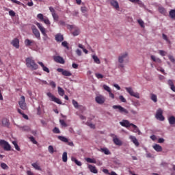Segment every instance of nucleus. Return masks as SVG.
Listing matches in <instances>:
<instances>
[{"label":"nucleus","mask_w":175,"mask_h":175,"mask_svg":"<svg viewBox=\"0 0 175 175\" xmlns=\"http://www.w3.org/2000/svg\"><path fill=\"white\" fill-rule=\"evenodd\" d=\"M128 59H129V57H128L127 52L123 53L118 56V61L120 64L118 65L119 69L121 68H125V66L123 64L124 62H128Z\"/></svg>","instance_id":"1"},{"label":"nucleus","mask_w":175,"mask_h":175,"mask_svg":"<svg viewBox=\"0 0 175 175\" xmlns=\"http://www.w3.org/2000/svg\"><path fill=\"white\" fill-rule=\"evenodd\" d=\"M25 61H26V66H27V68L32 69V70H36L37 69H38L39 66L36 64V63L35 62V60H33V57H27L26 58Z\"/></svg>","instance_id":"2"},{"label":"nucleus","mask_w":175,"mask_h":175,"mask_svg":"<svg viewBox=\"0 0 175 175\" xmlns=\"http://www.w3.org/2000/svg\"><path fill=\"white\" fill-rule=\"evenodd\" d=\"M126 91L131 95V96H133L134 98H137V99H140V94L138 92H135L132 88H125Z\"/></svg>","instance_id":"3"},{"label":"nucleus","mask_w":175,"mask_h":175,"mask_svg":"<svg viewBox=\"0 0 175 175\" xmlns=\"http://www.w3.org/2000/svg\"><path fill=\"white\" fill-rule=\"evenodd\" d=\"M37 18L40 20V21L44 23L46 25H50V24H51L49 18L44 16L42 14H38L37 15Z\"/></svg>","instance_id":"4"},{"label":"nucleus","mask_w":175,"mask_h":175,"mask_svg":"<svg viewBox=\"0 0 175 175\" xmlns=\"http://www.w3.org/2000/svg\"><path fill=\"white\" fill-rule=\"evenodd\" d=\"M0 146H1L5 151H11L12 146L9 143L3 139L0 140Z\"/></svg>","instance_id":"5"},{"label":"nucleus","mask_w":175,"mask_h":175,"mask_svg":"<svg viewBox=\"0 0 175 175\" xmlns=\"http://www.w3.org/2000/svg\"><path fill=\"white\" fill-rule=\"evenodd\" d=\"M47 96H49V98H51V100L52 102H55V103H57V105H62V101H61V100L57 97H55L54 95H53V94H51V92H48L46 94Z\"/></svg>","instance_id":"6"},{"label":"nucleus","mask_w":175,"mask_h":175,"mask_svg":"<svg viewBox=\"0 0 175 175\" xmlns=\"http://www.w3.org/2000/svg\"><path fill=\"white\" fill-rule=\"evenodd\" d=\"M163 111H162V109H159L157 111V113H156V118L157 120H159V121H165V117L163 116Z\"/></svg>","instance_id":"7"},{"label":"nucleus","mask_w":175,"mask_h":175,"mask_svg":"<svg viewBox=\"0 0 175 175\" xmlns=\"http://www.w3.org/2000/svg\"><path fill=\"white\" fill-rule=\"evenodd\" d=\"M112 107L115 110L118 109L119 113L122 114H128L129 113L126 109L122 107L121 105H113Z\"/></svg>","instance_id":"8"},{"label":"nucleus","mask_w":175,"mask_h":175,"mask_svg":"<svg viewBox=\"0 0 175 175\" xmlns=\"http://www.w3.org/2000/svg\"><path fill=\"white\" fill-rule=\"evenodd\" d=\"M18 105L22 110H27V103H25V96H22L21 100L18 102Z\"/></svg>","instance_id":"9"},{"label":"nucleus","mask_w":175,"mask_h":175,"mask_svg":"<svg viewBox=\"0 0 175 175\" xmlns=\"http://www.w3.org/2000/svg\"><path fill=\"white\" fill-rule=\"evenodd\" d=\"M95 100L96 102V103H98V105H103V103H105L106 98H105V96H102V95H99L96 96L95 98Z\"/></svg>","instance_id":"10"},{"label":"nucleus","mask_w":175,"mask_h":175,"mask_svg":"<svg viewBox=\"0 0 175 175\" xmlns=\"http://www.w3.org/2000/svg\"><path fill=\"white\" fill-rule=\"evenodd\" d=\"M133 123L129 122L127 120H122V122H120V124L124 128H129L132 126Z\"/></svg>","instance_id":"11"},{"label":"nucleus","mask_w":175,"mask_h":175,"mask_svg":"<svg viewBox=\"0 0 175 175\" xmlns=\"http://www.w3.org/2000/svg\"><path fill=\"white\" fill-rule=\"evenodd\" d=\"M53 59L55 62H57V64H65V60L64 59V57L61 56H55L53 57Z\"/></svg>","instance_id":"12"},{"label":"nucleus","mask_w":175,"mask_h":175,"mask_svg":"<svg viewBox=\"0 0 175 175\" xmlns=\"http://www.w3.org/2000/svg\"><path fill=\"white\" fill-rule=\"evenodd\" d=\"M36 25H37L38 28L40 29L43 36H47V33H46V29L44 28L40 23H36Z\"/></svg>","instance_id":"13"},{"label":"nucleus","mask_w":175,"mask_h":175,"mask_svg":"<svg viewBox=\"0 0 175 175\" xmlns=\"http://www.w3.org/2000/svg\"><path fill=\"white\" fill-rule=\"evenodd\" d=\"M11 44H12L15 49H20V40H18V38H14L12 41Z\"/></svg>","instance_id":"14"},{"label":"nucleus","mask_w":175,"mask_h":175,"mask_svg":"<svg viewBox=\"0 0 175 175\" xmlns=\"http://www.w3.org/2000/svg\"><path fill=\"white\" fill-rule=\"evenodd\" d=\"M32 32L36 38L38 39V40H40V32H39V30H38L36 27H32Z\"/></svg>","instance_id":"15"},{"label":"nucleus","mask_w":175,"mask_h":175,"mask_svg":"<svg viewBox=\"0 0 175 175\" xmlns=\"http://www.w3.org/2000/svg\"><path fill=\"white\" fill-rule=\"evenodd\" d=\"M129 139L133 143V144H135L136 147H139V146H140V144L139 143V141H137L136 137L130 135Z\"/></svg>","instance_id":"16"},{"label":"nucleus","mask_w":175,"mask_h":175,"mask_svg":"<svg viewBox=\"0 0 175 175\" xmlns=\"http://www.w3.org/2000/svg\"><path fill=\"white\" fill-rule=\"evenodd\" d=\"M110 3H111V6H113V8H114V9H116L117 10H118V9H120V5L118 4V1L111 0Z\"/></svg>","instance_id":"17"},{"label":"nucleus","mask_w":175,"mask_h":175,"mask_svg":"<svg viewBox=\"0 0 175 175\" xmlns=\"http://www.w3.org/2000/svg\"><path fill=\"white\" fill-rule=\"evenodd\" d=\"M38 64L41 66V68H42V70L44 72H46V73H50V69L47 68V66H44V64L42 62H38Z\"/></svg>","instance_id":"18"},{"label":"nucleus","mask_w":175,"mask_h":175,"mask_svg":"<svg viewBox=\"0 0 175 175\" xmlns=\"http://www.w3.org/2000/svg\"><path fill=\"white\" fill-rule=\"evenodd\" d=\"M150 58L152 61H153V62H155L156 64H162V60L160 58L155 57V55H152L150 56Z\"/></svg>","instance_id":"19"},{"label":"nucleus","mask_w":175,"mask_h":175,"mask_svg":"<svg viewBox=\"0 0 175 175\" xmlns=\"http://www.w3.org/2000/svg\"><path fill=\"white\" fill-rule=\"evenodd\" d=\"M131 126L133 128L132 132L134 133H138V135H141L142 132H140V130L139 129V127L136 126L135 124H131Z\"/></svg>","instance_id":"20"},{"label":"nucleus","mask_w":175,"mask_h":175,"mask_svg":"<svg viewBox=\"0 0 175 175\" xmlns=\"http://www.w3.org/2000/svg\"><path fill=\"white\" fill-rule=\"evenodd\" d=\"M56 42H64V36L61 33H57L55 36Z\"/></svg>","instance_id":"21"},{"label":"nucleus","mask_w":175,"mask_h":175,"mask_svg":"<svg viewBox=\"0 0 175 175\" xmlns=\"http://www.w3.org/2000/svg\"><path fill=\"white\" fill-rule=\"evenodd\" d=\"M88 169L92 173H94V174H96L98 173V170L96 169V167L91 164L88 165Z\"/></svg>","instance_id":"22"},{"label":"nucleus","mask_w":175,"mask_h":175,"mask_svg":"<svg viewBox=\"0 0 175 175\" xmlns=\"http://www.w3.org/2000/svg\"><path fill=\"white\" fill-rule=\"evenodd\" d=\"M113 142L116 146H122V142H121V140L116 137H113Z\"/></svg>","instance_id":"23"},{"label":"nucleus","mask_w":175,"mask_h":175,"mask_svg":"<svg viewBox=\"0 0 175 175\" xmlns=\"http://www.w3.org/2000/svg\"><path fill=\"white\" fill-rule=\"evenodd\" d=\"M35 43V41L31 40L29 39H26L25 40V44L27 47H29V46H32Z\"/></svg>","instance_id":"24"},{"label":"nucleus","mask_w":175,"mask_h":175,"mask_svg":"<svg viewBox=\"0 0 175 175\" xmlns=\"http://www.w3.org/2000/svg\"><path fill=\"white\" fill-rule=\"evenodd\" d=\"M2 125L3 126H6L7 128H8L9 125H10V122H9V120H8L7 118L3 119Z\"/></svg>","instance_id":"25"},{"label":"nucleus","mask_w":175,"mask_h":175,"mask_svg":"<svg viewBox=\"0 0 175 175\" xmlns=\"http://www.w3.org/2000/svg\"><path fill=\"white\" fill-rule=\"evenodd\" d=\"M57 92L60 96H64L65 95V90L59 86L57 87Z\"/></svg>","instance_id":"26"},{"label":"nucleus","mask_w":175,"mask_h":175,"mask_svg":"<svg viewBox=\"0 0 175 175\" xmlns=\"http://www.w3.org/2000/svg\"><path fill=\"white\" fill-rule=\"evenodd\" d=\"M153 148L154 150H155V151H157V152H162V146H161L160 145L155 144L154 146H153Z\"/></svg>","instance_id":"27"},{"label":"nucleus","mask_w":175,"mask_h":175,"mask_svg":"<svg viewBox=\"0 0 175 175\" xmlns=\"http://www.w3.org/2000/svg\"><path fill=\"white\" fill-rule=\"evenodd\" d=\"M57 139H59V140H61V142H63L64 143H68L69 142V139H68V138L64 136L59 135L57 137Z\"/></svg>","instance_id":"28"},{"label":"nucleus","mask_w":175,"mask_h":175,"mask_svg":"<svg viewBox=\"0 0 175 175\" xmlns=\"http://www.w3.org/2000/svg\"><path fill=\"white\" fill-rule=\"evenodd\" d=\"M168 122L170 125H174L175 124V117L174 116H170L168 118Z\"/></svg>","instance_id":"29"},{"label":"nucleus","mask_w":175,"mask_h":175,"mask_svg":"<svg viewBox=\"0 0 175 175\" xmlns=\"http://www.w3.org/2000/svg\"><path fill=\"white\" fill-rule=\"evenodd\" d=\"M158 10L161 14H163V16H166V10L163 7H159Z\"/></svg>","instance_id":"30"},{"label":"nucleus","mask_w":175,"mask_h":175,"mask_svg":"<svg viewBox=\"0 0 175 175\" xmlns=\"http://www.w3.org/2000/svg\"><path fill=\"white\" fill-rule=\"evenodd\" d=\"M85 161L86 162H88V163H96V160L95 159L88 157L85 159Z\"/></svg>","instance_id":"31"},{"label":"nucleus","mask_w":175,"mask_h":175,"mask_svg":"<svg viewBox=\"0 0 175 175\" xmlns=\"http://www.w3.org/2000/svg\"><path fill=\"white\" fill-rule=\"evenodd\" d=\"M31 166H33V167H34V169H36V170H42V168L40 167L39 164H38V163H32Z\"/></svg>","instance_id":"32"},{"label":"nucleus","mask_w":175,"mask_h":175,"mask_svg":"<svg viewBox=\"0 0 175 175\" xmlns=\"http://www.w3.org/2000/svg\"><path fill=\"white\" fill-rule=\"evenodd\" d=\"M63 162H68V152H64L62 154Z\"/></svg>","instance_id":"33"},{"label":"nucleus","mask_w":175,"mask_h":175,"mask_svg":"<svg viewBox=\"0 0 175 175\" xmlns=\"http://www.w3.org/2000/svg\"><path fill=\"white\" fill-rule=\"evenodd\" d=\"M62 75L63 76H67L68 77H69L72 76V72H70V71L69 70H64Z\"/></svg>","instance_id":"34"},{"label":"nucleus","mask_w":175,"mask_h":175,"mask_svg":"<svg viewBox=\"0 0 175 175\" xmlns=\"http://www.w3.org/2000/svg\"><path fill=\"white\" fill-rule=\"evenodd\" d=\"M101 151L102 152H104L105 155H110V154H111V152H110V150H109V149L106 148H101Z\"/></svg>","instance_id":"35"},{"label":"nucleus","mask_w":175,"mask_h":175,"mask_svg":"<svg viewBox=\"0 0 175 175\" xmlns=\"http://www.w3.org/2000/svg\"><path fill=\"white\" fill-rule=\"evenodd\" d=\"M151 100H153L154 103H157L158 102V98L157 97V95L152 94L150 96Z\"/></svg>","instance_id":"36"},{"label":"nucleus","mask_w":175,"mask_h":175,"mask_svg":"<svg viewBox=\"0 0 175 175\" xmlns=\"http://www.w3.org/2000/svg\"><path fill=\"white\" fill-rule=\"evenodd\" d=\"M92 58L96 64H100V60L99 59V57H98V56L94 55L92 56Z\"/></svg>","instance_id":"37"},{"label":"nucleus","mask_w":175,"mask_h":175,"mask_svg":"<svg viewBox=\"0 0 175 175\" xmlns=\"http://www.w3.org/2000/svg\"><path fill=\"white\" fill-rule=\"evenodd\" d=\"M21 128L23 132H29V131H31V128H29L28 126H25Z\"/></svg>","instance_id":"38"},{"label":"nucleus","mask_w":175,"mask_h":175,"mask_svg":"<svg viewBox=\"0 0 175 175\" xmlns=\"http://www.w3.org/2000/svg\"><path fill=\"white\" fill-rule=\"evenodd\" d=\"M170 17L171 18H175V10H171L170 11Z\"/></svg>","instance_id":"39"},{"label":"nucleus","mask_w":175,"mask_h":175,"mask_svg":"<svg viewBox=\"0 0 175 175\" xmlns=\"http://www.w3.org/2000/svg\"><path fill=\"white\" fill-rule=\"evenodd\" d=\"M103 88H104V90L105 91H107L108 93H109L110 92H111V88H110V87H109L107 85H103Z\"/></svg>","instance_id":"40"},{"label":"nucleus","mask_w":175,"mask_h":175,"mask_svg":"<svg viewBox=\"0 0 175 175\" xmlns=\"http://www.w3.org/2000/svg\"><path fill=\"white\" fill-rule=\"evenodd\" d=\"M52 16H53L54 21H58V20H59V16H58V14L57 13L52 14Z\"/></svg>","instance_id":"41"},{"label":"nucleus","mask_w":175,"mask_h":175,"mask_svg":"<svg viewBox=\"0 0 175 175\" xmlns=\"http://www.w3.org/2000/svg\"><path fill=\"white\" fill-rule=\"evenodd\" d=\"M72 102L74 107H75V109H79V103H77V101H76L75 100H72Z\"/></svg>","instance_id":"42"},{"label":"nucleus","mask_w":175,"mask_h":175,"mask_svg":"<svg viewBox=\"0 0 175 175\" xmlns=\"http://www.w3.org/2000/svg\"><path fill=\"white\" fill-rule=\"evenodd\" d=\"M138 24H139L140 27H142V28H144V21H143V20L139 19L137 21Z\"/></svg>","instance_id":"43"},{"label":"nucleus","mask_w":175,"mask_h":175,"mask_svg":"<svg viewBox=\"0 0 175 175\" xmlns=\"http://www.w3.org/2000/svg\"><path fill=\"white\" fill-rule=\"evenodd\" d=\"M59 122H60V124L62 125V126H64V127L68 126V124H66V122H65V120H59Z\"/></svg>","instance_id":"44"},{"label":"nucleus","mask_w":175,"mask_h":175,"mask_svg":"<svg viewBox=\"0 0 175 175\" xmlns=\"http://www.w3.org/2000/svg\"><path fill=\"white\" fill-rule=\"evenodd\" d=\"M1 167H2L4 170H5L6 169H9V167L5 163H1Z\"/></svg>","instance_id":"45"},{"label":"nucleus","mask_w":175,"mask_h":175,"mask_svg":"<svg viewBox=\"0 0 175 175\" xmlns=\"http://www.w3.org/2000/svg\"><path fill=\"white\" fill-rule=\"evenodd\" d=\"M48 150L50 154H54V148L53 147V146H49Z\"/></svg>","instance_id":"46"},{"label":"nucleus","mask_w":175,"mask_h":175,"mask_svg":"<svg viewBox=\"0 0 175 175\" xmlns=\"http://www.w3.org/2000/svg\"><path fill=\"white\" fill-rule=\"evenodd\" d=\"M130 2H132L133 3H138V5L142 4V1L140 0H129Z\"/></svg>","instance_id":"47"},{"label":"nucleus","mask_w":175,"mask_h":175,"mask_svg":"<svg viewBox=\"0 0 175 175\" xmlns=\"http://www.w3.org/2000/svg\"><path fill=\"white\" fill-rule=\"evenodd\" d=\"M11 2H13V3H16V5H22L23 6H24V4H23V3L17 1V0H10Z\"/></svg>","instance_id":"48"},{"label":"nucleus","mask_w":175,"mask_h":175,"mask_svg":"<svg viewBox=\"0 0 175 175\" xmlns=\"http://www.w3.org/2000/svg\"><path fill=\"white\" fill-rule=\"evenodd\" d=\"M159 54H160V55H161L162 57H165V55H166L167 53L165 51L160 50V51H159Z\"/></svg>","instance_id":"49"},{"label":"nucleus","mask_w":175,"mask_h":175,"mask_svg":"<svg viewBox=\"0 0 175 175\" xmlns=\"http://www.w3.org/2000/svg\"><path fill=\"white\" fill-rule=\"evenodd\" d=\"M29 139L30 141H31V142L33 144H38V142H36V140H35V138L33 137H29Z\"/></svg>","instance_id":"50"},{"label":"nucleus","mask_w":175,"mask_h":175,"mask_svg":"<svg viewBox=\"0 0 175 175\" xmlns=\"http://www.w3.org/2000/svg\"><path fill=\"white\" fill-rule=\"evenodd\" d=\"M53 133H61V131H59V129H58L57 127H55L53 129Z\"/></svg>","instance_id":"51"},{"label":"nucleus","mask_w":175,"mask_h":175,"mask_svg":"<svg viewBox=\"0 0 175 175\" xmlns=\"http://www.w3.org/2000/svg\"><path fill=\"white\" fill-rule=\"evenodd\" d=\"M62 46H63V47H66V49H69V46H68V42L66 41L62 42Z\"/></svg>","instance_id":"52"},{"label":"nucleus","mask_w":175,"mask_h":175,"mask_svg":"<svg viewBox=\"0 0 175 175\" xmlns=\"http://www.w3.org/2000/svg\"><path fill=\"white\" fill-rule=\"evenodd\" d=\"M120 100H121L123 103H126V99L124 97V96H119Z\"/></svg>","instance_id":"53"},{"label":"nucleus","mask_w":175,"mask_h":175,"mask_svg":"<svg viewBox=\"0 0 175 175\" xmlns=\"http://www.w3.org/2000/svg\"><path fill=\"white\" fill-rule=\"evenodd\" d=\"M81 10L82 13H86V12H88V8L87 7H81Z\"/></svg>","instance_id":"54"},{"label":"nucleus","mask_w":175,"mask_h":175,"mask_svg":"<svg viewBox=\"0 0 175 175\" xmlns=\"http://www.w3.org/2000/svg\"><path fill=\"white\" fill-rule=\"evenodd\" d=\"M9 14L11 16V17H15L16 16V12L13 10H10L9 11Z\"/></svg>","instance_id":"55"},{"label":"nucleus","mask_w":175,"mask_h":175,"mask_svg":"<svg viewBox=\"0 0 175 175\" xmlns=\"http://www.w3.org/2000/svg\"><path fill=\"white\" fill-rule=\"evenodd\" d=\"M49 85H51L52 88H55V87H57V84H55V82L51 81L49 83Z\"/></svg>","instance_id":"56"},{"label":"nucleus","mask_w":175,"mask_h":175,"mask_svg":"<svg viewBox=\"0 0 175 175\" xmlns=\"http://www.w3.org/2000/svg\"><path fill=\"white\" fill-rule=\"evenodd\" d=\"M157 70L159 72H161L163 75H166V73L165 72V70L163 68H161V67L157 68Z\"/></svg>","instance_id":"57"},{"label":"nucleus","mask_w":175,"mask_h":175,"mask_svg":"<svg viewBox=\"0 0 175 175\" xmlns=\"http://www.w3.org/2000/svg\"><path fill=\"white\" fill-rule=\"evenodd\" d=\"M49 10L52 15L55 14V10L54 9V8L49 7Z\"/></svg>","instance_id":"58"},{"label":"nucleus","mask_w":175,"mask_h":175,"mask_svg":"<svg viewBox=\"0 0 175 175\" xmlns=\"http://www.w3.org/2000/svg\"><path fill=\"white\" fill-rule=\"evenodd\" d=\"M96 77L98 79H103V75L102 74L96 73L95 74Z\"/></svg>","instance_id":"59"},{"label":"nucleus","mask_w":175,"mask_h":175,"mask_svg":"<svg viewBox=\"0 0 175 175\" xmlns=\"http://www.w3.org/2000/svg\"><path fill=\"white\" fill-rule=\"evenodd\" d=\"M37 114L38 116H40L42 114V109L40 108V107H38L37 108Z\"/></svg>","instance_id":"60"},{"label":"nucleus","mask_w":175,"mask_h":175,"mask_svg":"<svg viewBox=\"0 0 175 175\" xmlns=\"http://www.w3.org/2000/svg\"><path fill=\"white\" fill-rule=\"evenodd\" d=\"M162 36H163V39H164V40H166V42H170L169 40V38H167V36H166L165 33H163Z\"/></svg>","instance_id":"61"},{"label":"nucleus","mask_w":175,"mask_h":175,"mask_svg":"<svg viewBox=\"0 0 175 175\" xmlns=\"http://www.w3.org/2000/svg\"><path fill=\"white\" fill-rule=\"evenodd\" d=\"M167 84H168V85H170V87H172V85H174V83H173V81L171 80V79L168 80Z\"/></svg>","instance_id":"62"},{"label":"nucleus","mask_w":175,"mask_h":175,"mask_svg":"<svg viewBox=\"0 0 175 175\" xmlns=\"http://www.w3.org/2000/svg\"><path fill=\"white\" fill-rule=\"evenodd\" d=\"M168 58L171 61V62H175V59L172 55H168Z\"/></svg>","instance_id":"63"},{"label":"nucleus","mask_w":175,"mask_h":175,"mask_svg":"<svg viewBox=\"0 0 175 175\" xmlns=\"http://www.w3.org/2000/svg\"><path fill=\"white\" fill-rule=\"evenodd\" d=\"M103 172L105 173V174L110 175V172H109V170H107V169H103Z\"/></svg>","instance_id":"64"}]
</instances>
